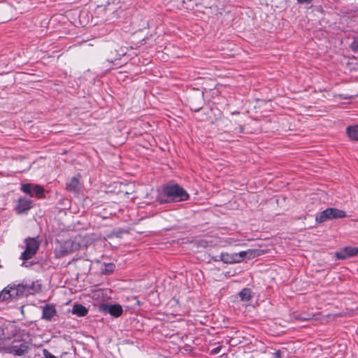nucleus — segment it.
<instances>
[{
	"instance_id": "obj_8",
	"label": "nucleus",
	"mask_w": 358,
	"mask_h": 358,
	"mask_svg": "<svg viewBox=\"0 0 358 358\" xmlns=\"http://www.w3.org/2000/svg\"><path fill=\"white\" fill-rule=\"evenodd\" d=\"M358 254V248L347 246L336 252V257L339 259H345L352 257Z\"/></svg>"
},
{
	"instance_id": "obj_19",
	"label": "nucleus",
	"mask_w": 358,
	"mask_h": 358,
	"mask_svg": "<svg viewBox=\"0 0 358 358\" xmlns=\"http://www.w3.org/2000/svg\"><path fill=\"white\" fill-rule=\"evenodd\" d=\"M313 318V315L312 314H301L296 316V319L299 321H308Z\"/></svg>"
},
{
	"instance_id": "obj_6",
	"label": "nucleus",
	"mask_w": 358,
	"mask_h": 358,
	"mask_svg": "<svg viewBox=\"0 0 358 358\" xmlns=\"http://www.w3.org/2000/svg\"><path fill=\"white\" fill-rule=\"evenodd\" d=\"M34 189V194L38 199L45 198V189L43 186L38 184L24 183L21 185L20 190L24 194H31L30 188Z\"/></svg>"
},
{
	"instance_id": "obj_15",
	"label": "nucleus",
	"mask_w": 358,
	"mask_h": 358,
	"mask_svg": "<svg viewBox=\"0 0 358 358\" xmlns=\"http://www.w3.org/2000/svg\"><path fill=\"white\" fill-rule=\"evenodd\" d=\"M87 308L81 304L74 305L72 308V313L78 317L85 316L87 314Z\"/></svg>"
},
{
	"instance_id": "obj_22",
	"label": "nucleus",
	"mask_w": 358,
	"mask_h": 358,
	"mask_svg": "<svg viewBox=\"0 0 358 358\" xmlns=\"http://www.w3.org/2000/svg\"><path fill=\"white\" fill-rule=\"evenodd\" d=\"M350 48L353 52L358 51V38H355L350 44Z\"/></svg>"
},
{
	"instance_id": "obj_16",
	"label": "nucleus",
	"mask_w": 358,
	"mask_h": 358,
	"mask_svg": "<svg viewBox=\"0 0 358 358\" xmlns=\"http://www.w3.org/2000/svg\"><path fill=\"white\" fill-rule=\"evenodd\" d=\"M220 259L225 264H234L236 263V259L234 258V254H230L228 252H222L220 255Z\"/></svg>"
},
{
	"instance_id": "obj_9",
	"label": "nucleus",
	"mask_w": 358,
	"mask_h": 358,
	"mask_svg": "<svg viewBox=\"0 0 358 358\" xmlns=\"http://www.w3.org/2000/svg\"><path fill=\"white\" fill-rule=\"evenodd\" d=\"M32 206L33 201L30 199L20 197L15 209L18 214H21L27 212Z\"/></svg>"
},
{
	"instance_id": "obj_27",
	"label": "nucleus",
	"mask_w": 358,
	"mask_h": 358,
	"mask_svg": "<svg viewBox=\"0 0 358 358\" xmlns=\"http://www.w3.org/2000/svg\"><path fill=\"white\" fill-rule=\"evenodd\" d=\"M280 355H281V352H280V350H278V351L274 352L275 358H281Z\"/></svg>"
},
{
	"instance_id": "obj_11",
	"label": "nucleus",
	"mask_w": 358,
	"mask_h": 358,
	"mask_svg": "<svg viewBox=\"0 0 358 358\" xmlns=\"http://www.w3.org/2000/svg\"><path fill=\"white\" fill-rule=\"evenodd\" d=\"M23 288L24 289L23 292L24 295L27 296L39 292L41 289V285L38 280H36L30 283L23 284Z\"/></svg>"
},
{
	"instance_id": "obj_21",
	"label": "nucleus",
	"mask_w": 358,
	"mask_h": 358,
	"mask_svg": "<svg viewBox=\"0 0 358 358\" xmlns=\"http://www.w3.org/2000/svg\"><path fill=\"white\" fill-rule=\"evenodd\" d=\"M5 331L6 329L0 327V341H4L10 338L9 336H6Z\"/></svg>"
},
{
	"instance_id": "obj_20",
	"label": "nucleus",
	"mask_w": 358,
	"mask_h": 358,
	"mask_svg": "<svg viewBox=\"0 0 358 358\" xmlns=\"http://www.w3.org/2000/svg\"><path fill=\"white\" fill-rule=\"evenodd\" d=\"M234 258L236 259V263L241 262L246 257V252L241 251L238 253H234Z\"/></svg>"
},
{
	"instance_id": "obj_10",
	"label": "nucleus",
	"mask_w": 358,
	"mask_h": 358,
	"mask_svg": "<svg viewBox=\"0 0 358 358\" xmlns=\"http://www.w3.org/2000/svg\"><path fill=\"white\" fill-rule=\"evenodd\" d=\"M102 310L115 317L121 316L123 313L122 308L120 304L105 303L102 306Z\"/></svg>"
},
{
	"instance_id": "obj_3",
	"label": "nucleus",
	"mask_w": 358,
	"mask_h": 358,
	"mask_svg": "<svg viewBox=\"0 0 358 358\" xmlns=\"http://www.w3.org/2000/svg\"><path fill=\"white\" fill-rule=\"evenodd\" d=\"M25 250L21 253L20 259L23 261H27L31 259L38 251L40 245L39 241L36 238H27L25 239ZM22 266H27L24 262Z\"/></svg>"
},
{
	"instance_id": "obj_25",
	"label": "nucleus",
	"mask_w": 358,
	"mask_h": 358,
	"mask_svg": "<svg viewBox=\"0 0 358 358\" xmlns=\"http://www.w3.org/2000/svg\"><path fill=\"white\" fill-rule=\"evenodd\" d=\"M243 130H244V129L242 125H238L236 128L234 129L235 131L239 132V133H243Z\"/></svg>"
},
{
	"instance_id": "obj_1",
	"label": "nucleus",
	"mask_w": 358,
	"mask_h": 358,
	"mask_svg": "<svg viewBox=\"0 0 358 358\" xmlns=\"http://www.w3.org/2000/svg\"><path fill=\"white\" fill-rule=\"evenodd\" d=\"M189 199L188 192L177 183L167 184L162 187V196L158 199L160 203L182 202Z\"/></svg>"
},
{
	"instance_id": "obj_13",
	"label": "nucleus",
	"mask_w": 358,
	"mask_h": 358,
	"mask_svg": "<svg viewBox=\"0 0 358 358\" xmlns=\"http://www.w3.org/2000/svg\"><path fill=\"white\" fill-rule=\"evenodd\" d=\"M79 180L76 177H73L69 182L66 183V189L67 191L78 194L79 192Z\"/></svg>"
},
{
	"instance_id": "obj_7",
	"label": "nucleus",
	"mask_w": 358,
	"mask_h": 358,
	"mask_svg": "<svg viewBox=\"0 0 358 358\" xmlns=\"http://www.w3.org/2000/svg\"><path fill=\"white\" fill-rule=\"evenodd\" d=\"M76 248L73 246V242L67 241L60 244L55 250L56 256L57 257H64L73 252Z\"/></svg>"
},
{
	"instance_id": "obj_29",
	"label": "nucleus",
	"mask_w": 358,
	"mask_h": 358,
	"mask_svg": "<svg viewBox=\"0 0 358 358\" xmlns=\"http://www.w3.org/2000/svg\"><path fill=\"white\" fill-rule=\"evenodd\" d=\"M33 190H34V189L31 187V188H30L31 194H28L29 196H31V197H33V196H34V191H33Z\"/></svg>"
},
{
	"instance_id": "obj_23",
	"label": "nucleus",
	"mask_w": 358,
	"mask_h": 358,
	"mask_svg": "<svg viewBox=\"0 0 358 358\" xmlns=\"http://www.w3.org/2000/svg\"><path fill=\"white\" fill-rule=\"evenodd\" d=\"M222 348V347L221 345H220V346H217V347H216V348H215L212 349V350H210V354L211 355H215L218 354V353L220 352V350H221Z\"/></svg>"
},
{
	"instance_id": "obj_12",
	"label": "nucleus",
	"mask_w": 358,
	"mask_h": 358,
	"mask_svg": "<svg viewBox=\"0 0 358 358\" xmlns=\"http://www.w3.org/2000/svg\"><path fill=\"white\" fill-rule=\"evenodd\" d=\"M57 310L52 304H45L42 307L41 318L45 321H51L52 317L56 315Z\"/></svg>"
},
{
	"instance_id": "obj_26",
	"label": "nucleus",
	"mask_w": 358,
	"mask_h": 358,
	"mask_svg": "<svg viewBox=\"0 0 358 358\" xmlns=\"http://www.w3.org/2000/svg\"><path fill=\"white\" fill-rule=\"evenodd\" d=\"M297 1L300 3H310L312 0H297Z\"/></svg>"
},
{
	"instance_id": "obj_18",
	"label": "nucleus",
	"mask_w": 358,
	"mask_h": 358,
	"mask_svg": "<svg viewBox=\"0 0 358 358\" xmlns=\"http://www.w3.org/2000/svg\"><path fill=\"white\" fill-rule=\"evenodd\" d=\"M115 268V266L113 263H105L103 264V267L101 268L102 273L104 274H110L112 273Z\"/></svg>"
},
{
	"instance_id": "obj_24",
	"label": "nucleus",
	"mask_w": 358,
	"mask_h": 358,
	"mask_svg": "<svg viewBox=\"0 0 358 358\" xmlns=\"http://www.w3.org/2000/svg\"><path fill=\"white\" fill-rule=\"evenodd\" d=\"M43 355L45 356V358H57L55 355L51 354L50 352H48L47 350H43Z\"/></svg>"
},
{
	"instance_id": "obj_2",
	"label": "nucleus",
	"mask_w": 358,
	"mask_h": 358,
	"mask_svg": "<svg viewBox=\"0 0 358 358\" xmlns=\"http://www.w3.org/2000/svg\"><path fill=\"white\" fill-rule=\"evenodd\" d=\"M30 350V343L24 339H14L8 345L3 348L6 353L15 357L25 356Z\"/></svg>"
},
{
	"instance_id": "obj_4",
	"label": "nucleus",
	"mask_w": 358,
	"mask_h": 358,
	"mask_svg": "<svg viewBox=\"0 0 358 358\" xmlns=\"http://www.w3.org/2000/svg\"><path fill=\"white\" fill-rule=\"evenodd\" d=\"M24 291L23 283L8 285L0 292V299L3 301L16 299L24 296Z\"/></svg>"
},
{
	"instance_id": "obj_14",
	"label": "nucleus",
	"mask_w": 358,
	"mask_h": 358,
	"mask_svg": "<svg viewBox=\"0 0 358 358\" xmlns=\"http://www.w3.org/2000/svg\"><path fill=\"white\" fill-rule=\"evenodd\" d=\"M346 133L352 141H358V124L348 127Z\"/></svg>"
},
{
	"instance_id": "obj_28",
	"label": "nucleus",
	"mask_w": 358,
	"mask_h": 358,
	"mask_svg": "<svg viewBox=\"0 0 358 358\" xmlns=\"http://www.w3.org/2000/svg\"><path fill=\"white\" fill-rule=\"evenodd\" d=\"M212 260L214 261V262H218V261H221L220 259V255L218 256H215V257H212Z\"/></svg>"
},
{
	"instance_id": "obj_17",
	"label": "nucleus",
	"mask_w": 358,
	"mask_h": 358,
	"mask_svg": "<svg viewBox=\"0 0 358 358\" xmlns=\"http://www.w3.org/2000/svg\"><path fill=\"white\" fill-rule=\"evenodd\" d=\"M239 297L243 301H249L252 297V293L250 289L244 288L238 294Z\"/></svg>"
},
{
	"instance_id": "obj_5",
	"label": "nucleus",
	"mask_w": 358,
	"mask_h": 358,
	"mask_svg": "<svg viewBox=\"0 0 358 358\" xmlns=\"http://www.w3.org/2000/svg\"><path fill=\"white\" fill-rule=\"evenodd\" d=\"M345 217L346 213L344 210L334 208H328L316 216L315 221L317 223H322L331 219L343 218Z\"/></svg>"
}]
</instances>
